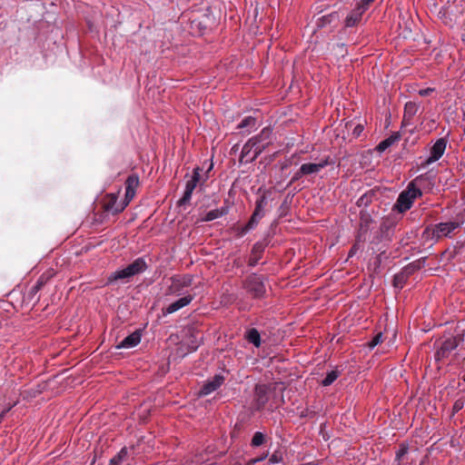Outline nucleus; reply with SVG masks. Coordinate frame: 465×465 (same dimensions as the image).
I'll return each mask as SVG.
<instances>
[{
	"label": "nucleus",
	"instance_id": "f257e3e1",
	"mask_svg": "<svg viewBox=\"0 0 465 465\" xmlns=\"http://www.w3.org/2000/svg\"><path fill=\"white\" fill-rule=\"evenodd\" d=\"M421 195L422 192L416 186L415 181L411 182L407 188L399 194L393 210L398 211L400 213H405L411 208L414 201Z\"/></svg>",
	"mask_w": 465,
	"mask_h": 465
},
{
	"label": "nucleus",
	"instance_id": "f03ea898",
	"mask_svg": "<svg viewBox=\"0 0 465 465\" xmlns=\"http://www.w3.org/2000/svg\"><path fill=\"white\" fill-rule=\"evenodd\" d=\"M461 223L456 221H449L435 224L432 229H427L424 233L432 240L438 241L443 237H451L453 232L460 227Z\"/></svg>",
	"mask_w": 465,
	"mask_h": 465
},
{
	"label": "nucleus",
	"instance_id": "7ed1b4c3",
	"mask_svg": "<svg viewBox=\"0 0 465 465\" xmlns=\"http://www.w3.org/2000/svg\"><path fill=\"white\" fill-rule=\"evenodd\" d=\"M267 205V197L263 193L255 202L254 211L249 220V222L239 230L238 234L242 236L246 234L250 230L253 229L259 223V221L264 216V207Z\"/></svg>",
	"mask_w": 465,
	"mask_h": 465
},
{
	"label": "nucleus",
	"instance_id": "20e7f679",
	"mask_svg": "<svg viewBox=\"0 0 465 465\" xmlns=\"http://www.w3.org/2000/svg\"><path fill=\"white\" fill-rule=\"evenodd\" d=\"M147 265L143 259L138 258L124 269L113 272L108 277V282H112L117 280L128 279L135 274L145 271Z\"/></svg>",
	"mask_w": 465,
	"mask_h": 465
},
{
	"label": "nucleus",
	"instance_id": "39448f33",
	"mask_svg": "<svg viewBox=\"0 0 465 465\" xmlns=\"http://www.w3.org/2000/svg\"><path fill=\"white\" fill-rule=\"evenodd\" d=\"M272 131L269 127L263 128L261 133L252 138L251 142L254 145V153L247 159L248 162H253L256 158L272 143Z\"/></svg>",
	"mask_w": 465,
	"mask_h": 465
},
{
	"label": "nucleus",
	"instance_id": "423d86ee",
	"mask_svg": "<svg viewBox=\"0 0 465 465\" xmlns=\"http://www.w3.org/2000/svg\"><path fill=\"white\" fill-rule=\"evenodd\" d=\"M243 288L254 299H261L265 294L264 278L262 275L252 273L243 282Z\"/></svg>",
	"mask_w": 465,
	"mask_h": 465
},
{
	"label": "nucleus",
	"instance_id": "0eeeda50",
	"mask_svg": "<svg viewBox=\"0 0 465 465\" xmlns=\"http://www.w3.org/2000/svg\"><path fill=\"white\" fill-rule=\"evenodd\" d=\"M139 186V176L137 174H131L125 181V195L121 205L115 210V212H123L131 201L134 199L136 189Z\"/></svg>",
	"mask_w": 465,
	"mask_h": 465
},
{
	"label": "nucleus",
	"instance_id": "6e6552de",
	"mask_svg": "<svg viewBox=\"0 0 465 465\" xmlns=\"http://www.w3.org/2000/svg\"><path fill=\"white\" fill-rule=\"evenodd\" d=\"M193 275H174L171 278V285L168 288L169 294H180L185 287H189L193 283Z\"/></svg>",
	"mask_w": 465,
	"mask_h": 465
},
{
	"label": "nucleus",
	"instance_id": "1a4fd4ad",
	"mask_svg": "<svg viewBox=\"0 0 465 465\" xmlns=\"http://www.w3.org/2000/svg\"><path fill=\"white\" fill-rule=\"evenodd\" d=\"M269 401V387L266 384H256L253 395V407L256 411L262 410Z\"/></svg>",
	"mask_w": 465,
	"mask_h": 465
},
{
	"label": "nucleus",
	"instance_id": "9d476101",
	"mask_svg": "<svg viewBox=\"0 0 465 465\" xmlns=\"http://www.w3.org/2000/svg\"><path fill=\"white\" fill-rule=\"evenodd\" d=\"M458 347V341L455 337L446 339L435 353L436 360L447 358L450 353Z\"/></svg>",
	"mask_w": 465,
	"mask_h": 465
},
{
	"label": "nucleus",
	"instance_id": "9b49d317",
	"mask_svg": "<svg viewBox=\"0 0 465 465\" xmlns=\"http://www.w3.org/2000/svg\"><path fill=\"white\" fill-rule=\"evenodd\" d=\"M447 146V141L444 138L438 139L435 143L431 146L430 151V156L426 163L430 164L438 161L444 153Z\"/></svg>",
	"mask_w": 465,
	"mask_h": 465
},
{
	"label": "nucleus",
	"instance_id": "f8f14e48",
	"mask_svg": "<svg viewBox=\"0 0 465 465\" xmlns=\"http://www.w3.org/2000/svg\"><path fill=\"white\" fill-rule=\"evenodd\" d=\"M224 382V377L221 374H216L214 377L207 381L200 390V395L206 396L222 386Z\"/></svg>",
	"mask_w": 465,
	"mask_h": 465
},
{
	"label": "nucleus",
	"instance_id": "ddd939ff",
	"mask_svg": "<svg viewBox=\"0 0 465 465\" xmlns=\"http://www.w3.org/2000/svg\"><path fill=\"white\" fill-rule=\"evenodd\" d=\"M329 164L328 158L320 161L317 163H308L301 165V172L304 175H310L313 173H318L322 169Z\"/></svg>",
	"mask_w": 465,
	"mask_h": 465
},
{
	"label": "nucleus",
	"instance_id": "4468645a",
	"mask_svg": "<svg viewBox=\"0 0 465 465\" xmlns=\"http://www.w3.org/2000/svg\"><path fill=\"white\" fill-rule=\"evenodd\" d=\"M121 205L117 204V195L114 193L106 194L104 202L103 208L105 212H111L113 214L120 213L121 212H115V210Z\"/></svg>",
	"mask_w": 465,
	"mask_h": 465
},
{
	"label": "nucleus",
	"instance_id": "2eb2a0df",
	"mask_svg": "<svg viewBox=\"0 0 465 465\" xmlns=\"http://www.w3.org/2000/svg\"><path fill=\"white\" fill-rule=\"evenodd\" d=\"M395 221L390 218H386L382 221L381 229L385 228V232L382 235L380 234V242L382 239L385 242H391L394 233Z\"/></svg>",
	"mask_w": 465,
	"mask_h": 465
},
{
	"label": "nucleus",
	"instance_id": "dca6fc26",
	"mask_svg": "<svg viewBox=\"0 0 465 465\" xmlns=\"http://www.w3.org/2000/svg\"><path fill=\"white\" fill-rule=\"evenodd\" d=\"M193 299V295H186L183 298H180L179 300L172 302L165 310L164 313H173L184 306L188 305Z\"/></svg>",
	"mask_w": 465,
	"mask_h": 465
},
{
	"label": "nucleus",
	"instance_id": "f3484780",
	"mask_svg": "<svg viewBox=\"0 0 465 465\" xmlns=\"http://www.w3.org/2000/svg\"><path fill=\"white\" fill-rule=\"evenodd\" d=\"M141 341V335L138 331H134L125 337L118 345L116 349H129L136 346Z\"/></svg>",
	"mask_w": 465,
	"mask_h": 465
},
{
	"label": "nucleus",
	"instance_id": "a211bd4d",
	"mask_svg": "<svg viewBox=\"0 0 465 465\" xmlns=\"http://www.w3.org/2000/svg\"><path fill=\"white\" fill-rule=\"evenodd\" d=\"M198 183V182L193 180L192 178L186 182L183 195L178 202L179 205H184L190 202L193 192Z\"/></svg>",
	"mask_w": 465,
	"mask_h": 465
},
{
	"label": "nucleus",
	"instance_id": "6ab92c4d",
	"mask_svg": "<svg viewBox=\"0 0 465 465\" xmlns=\"http://www.w3.org/2000/svg\"><path fill=\"white\" fill-rule=\"evenodd\" d=\"M263 251L264 245L262 242H256L252 247V254L248 261V265L254 267L260 261Z\"/></svg>",
	"mask_w": 465,
	"mask_h": 465
},
{
	"label": "nucleus",
	"instance_id": "aec40b11",
	"mask_svg": "<svg viewBox=\"0 0 465 465\" xmlns=\"http://www.w3.org/2000/svg\"><path fill=\"white\" fill-rule=\"evenodd\" d=\"M364 12L363 10H361V7H356L355 9H353L345 19V26L352 27L356 25L361 19V15Z\"/></svg>",
	"mask_w": 465,
	"mask_h": 465
},
{
	"label": "nucleus",
	"instance_id": "412c9836",
	"mask_svg": "<svg viewBox=\"0 0 465 465\" xmlns=\"http://www.w3.org/2000/svg\"><path fill=\"white\" fill-rule=\"evenodd\" d=\"M385 335L384 339H388V342L385 344L386 349L385 351H389L391 348L394 347L395 341H396V330L392 329L390 331L386 330L385 333H382L380 331L379 337H380V345L384 342L383 336Z\"/></svg>",
	"mask_w": 465,
	"mask_h": 465
},
{
	"label": "nucleus",
	"instance_id": "4be33fe9",
	"mask_svg": "<svg viewBox=\"0 0 465 465\" xmlns=\"http://www.w3.org/2000/svg\"><path fill=\"white\" fill-rule=\"evenodd\" d=\"M229 212L228 206H223L219 209H214L212 211H209L203 218H202L203 222H211L213 221L219 217H222L223 215H226Z\"/></svg>",
	"mask_w": 465,
	"mask_h": 465
},
{
	"label": "nucleus",
	"instance_id": "5701e85b",
	"mask_svg": "<svg viewBox=\"0 0 465 465\" xmlns=\"http://www.w3.org/2000/svg\"><path fill=\"white\" fill-rule=\"evenodd\" d=\"M401 140V134L398 132L393 133L388 138L380 143V153L384 152Z\"/></svg>",
	"mask_w": 465,
	"mask_h": 465
},
{
	"label": "nucleus",
	"instance_id": "b1692460",
	"mask_svg": "<svg viewBox=\"0 0 465 465\" xmlns=\"http://www.w3.org/2000/svg\"><path fill=\"white\" fill-rule=\"evenodd\" d=\"M254 153V145L253 143L251 142L249 139L246 143L242 146L241 155H240V162L241 163H249L247 161L248 158H250L252 153Z\"/></svg>",
	"mask_w": 465,
	"mask_h": 465
},
{
	"label": "nucleus",
	"instance_id": "393cba45",
	"mask_svg": "<svg viewBox=\"0 0 465 465\" xmlns=\"http://www.w3.org/2000/svg\"><path fill=\"white\" fill-rule=\"evenodd\" d=\"M245 339L256 348L261 346V335L255 328H252L246 331Z\"/></svg>",
	"mask_w": 465,
	"mask_h": 465
},
{
	"label": "nucleus",
	"instance_id": "a878e982",
	"mask_svg": "<svg viewBox=\"0 0 465 465\" xmlns=\"http://www.w3.org/2000/svg\"><path fill=\"white\" fill-rule=\"evenodd\" d=\"M128 456V450L126 447L121 449V450L110 460L108 465H120Z\"/></svg>",
	"mask_w": 465,
	"mask_h": 465
},
{
	"label": "nucleus",
	"instance_id": "bb28decb",
	"mask_svg": "<svg viewBox=\"0 0 465 465\" xmlns=\"http://www.w3.org/2000/svg\"><path fill=\"white\" fill-rule=\"evenodd\" d=\"M340 376L338 370H332L327 372L325 378L322 381L321 384L324 387L330 386Z\"/></svg>",
	"mask_w": 465,
	"mask_h": 465
},
{
	"label": "nucleus",
	"instance_id": "cd10ccee",
	"mask_svg": "<svg viewBox=\"0 0 465 465\" xmlns=\"http://www.w3.org/2000/svg\"><path fill=\"white\" fill-rule=\"evenodd\" d=\"M419 109V105L414 102H408L405 104L404 106V116L405 117H412L416 114L417 111Z\"/></svg>",
	"mask_w": 465,
	"mask_h": 465
},
{
	"label": "nucleus",
	"instance_id": "c85d7f7f",
	"mask_svg": "<svg viewBox=\"0 0 465 465\" xmlns=\"http://www.w3.org/2000/svg\"><path fill=\"white\" fill-rule=\"evenodd\" d=\"M265 440L266 436L262 432L256 431L252 436L251 445L252 447H259L265 442Z\"/></svg>",
	"mask_w": 465,
	"mask_h": 465
},
{
	"label": "nucleus",
	"instance_id": "c756f323",
	"mask_svg": "<svg viewBox=\"0 0 465 465\" xmlns=\"http://www.w3.org/2000/svg\"><path fill=\"white\" fill-rule=\"evenodd\" d=\"M256 124V119L252 116H247L244 119L242 120V122L238 124V129H244V128H252Z\"/></svg>",
	"mask_w": 465,
	"mask_h": 465
},
{
	"label": "nucleus",
	"instance_id": "7c9ffc66",
	"mask_svg": "<svg viewBox=\"0 0 465 465\" xmlns=\"http://www.w3.org/2000/svg\"><path fill=\"white\" fill-rule=\"evenodd\" d=\"M283 461V452L281 450H276L269 458L270 464L281 463Z\"/></svg>",
	"mask_w": 465,
	"mask_h": 465
},
{
	"label": "nucleus",
	"instance_id": "2f4dec72",
	"mask_svg": "<svg viewBox=\"0 0 465 465\" xmlns=\"http://www.w3.org/2000/svg\"><path fill=\"white\" fill-rule=\"evenodd\" d=\"M49 279H50L49 275L42 274L39 277V279L37 280L36 283L35 284V289L36 290H41L44 287V285L46 284V282H48Z\"/></svg>",
	"mask_w": 465,
	"mask_h": 465
},
{
	"label": "nucleus",
	"instance_id": "473e14b6",
	"mask_svg": "<svg viewBox=\"0 0 465 465\" xmlns=\"http://www.w3.org/2000/svg\"><path fill=\"white\" fill-rule=\"evenodd\" d=\"M338 16L335 13H332L327 16H322L321 18V25L322 26H323L326 23H331L333 19H336Z\"/></svg>",
	"mask_w": 465,
	"mask_h": 465
},
{
	"label": "nucleus",
	"instance_id": "72a5a7b5",
	"mask_svg": "<svg viewBox=\"0 0 465 465\" xmlns=\"http://www.w3.org/2000/svg\"><path fill=\"white\" fill-rule=\"evenodd\" d=\"M203 172V169L200 168V167H196L193 169V175H192V179L196 181V182H200L201 181V173Z\"/></svg>",
	"mask_w": 465,
	"mask_h": 465
},
{
	"label": "nucleus",
	"instance_id": "f704fd0d",
	"mask_svg": "<svg viewBox=\"0 0 465 465\" xmlns=\"http://www.w3.org/2000/svg\"><path fill=\"white\" fill-rule=\"evenodd\" d=\"M371 202L370 200V196L368 194H364L362 195L359 200H358V205L359 206H361V205H368V203Z\"/></svg>",
	"mask_w": 465,
	"mask_h": 465
},
{
	"label": "nucleus",
	"instance_id": "c9c22d12",
	"mask_svg": "<svg viewBox=\"0 0 465 465\" xmlns=\"http://www.w3.org/2000/svg\"><path fill=\"white\" fill-rule=\"evenodd\" d=\"M302 176H304V174L301 172V168L293 174V176L292 177L291 181H290V183L289 184H292L294 183L295 182H297L298 180H300Z\"/></svg>",
	"mask_w": 465,
	"mask_h": 465
},
{
	"label": "nucleus",
	"instance_id": "e433bc0d",
	"mask_svg": "<svg viewBox=\"0 0 465 465\" xmlns=\"http://www.w3.org/2000/svg\"><path fill=\"white\" fill-rule=\"evenodd\" d=\"M434 91H435V89H434V88L428 87V88H425V89H420V90H419L418 94H419L420 96H428V95H430V94H432Z\"/></svg>",
	"mask_w": 465,
	"mask_h": 465
},
{
	"label": "nucleus",
	"instance_id": "4c0bfd02",
	"mask_svg": "<svg viewBox=\"0 0 465 465\" xmlns=\"http://www.w3.org/2000/svg\"><path fill=\"white\" fill-rule=\"evenodd\" d=\"M374 0H361V4L358 7H361V10L365 12V10L368 8L369 5L372 3Z\"/></svg>",
	"mask_w": 465,
	"mask_h": 465
},
{
	"label": "nucleus",
	"instance_id": "58836bf2",
	"mask_svg": "<svg viewBox=\"0 0 465 465\" xmlns=\"http://www.w3.org/2000/svg\"><path fill=\"white\" fill-rule=\"evenodd\" d=\"M463 408V401H456L453 404V411H460L461 409Z\"/></svg>",
	"mask_w": 465,
	"mask_h": 465
},
{
	"label": "nucleus",
	"instance_id": "ea45409f",
	"mask_svg": "<svg viewBox=\"0 0 465 465\" xmlns=\"http://www.w3.org/2000/svg\"><path fill=\"white\" fill-rule=\"evenodd\" d=\"M376 345H378V333H377V334H375V335L372 337L371 341L369 342V347H370L371 349L374 348Z\"/></svg>",
	"mask_w": 465,
	"mask_h": 465
},
{
	"label": "nucleus",
	"instance_id": "a19ab883",
	"mask_svg": "<svg viewBox=\"0 0 465 465\" xmlns=\"http://www.w3.org/2000/svg\"><path fill=\"white\" fill-rule=\"evenodd\" d=\"M362 130H363L362 125L358 124L357 126H355V128L353 130V134L355 136H359L361 134V133L362 132Z\"/></svg>",
	"mask_w": 465,
	"mask_h": 465
},
{
	"label": "nucleus",
	"instance_id": "79ce46f5",
	"mask_svg": "<svg viewBox=\"0 0 465 465\" xmlns=\"http://www.w3.org/2000/svg\"><path fill=\"white\" fill-rule=\"evenodd\" d=\"M40 290L35 289V285H34L29 292V295L33 298Z\"/></svg>",
	"mask_w": 465,
	"mask_h": 465
},
{
	"label": "nucleus",
	"instance_id": "37998d69",
	"mask_svg": "<svg viewBox=\"0 0 465 465\" xmlns=\"http://www.w3.org/2000/svg\"><path fill=\"white\" fill-rule=\"evenodd\" d=\"M267 456H268V453H265V454H263V455H262L260 457H257V458H255L256 461L257 462L262 461L263 460H265L267 458Z\"/></svg>",
	"mask_w": 465,
	"mask_h": 465
},
{
	"label": "nucleus",
	"instance_id": "c03bdc74",
	"mask_svg": "<svg viewBox=\"0 0 465 465\" xmlns=\"http://www.w3.org/2000/svg\"><path fill=\"white\" fill-rule=\"evenodd\" d=\"M256 463H257V461H256V459L254 458V459L250 460L247 462V465H254V464H256Z\"/></svg>",
	"mask_w": 465,
	"mask_h": 465
},
{
	"label": "nucleus",
	"instance_id": "a18cd8bd",
	"mask_svg": "<svg viewBox=\"0 0 465 465\" xmlns=\"http://www.w3.org/2000/svg\"><path fill=\"white\" fill-rule=\"evenodd\" d=\"M5 411H2V412L0 413V423L2 422V420H3L4 417H5Z\"/></svg>",
	"mask_w": 465,
	"mask_h": 465
},
{
	"label": "nucleus",
	"instance_id": "49530a36",
	"mask_svg": "<svg viewBox=\"0 0 465 465\" xmlns=\"http://www.w3.org/2000/svg\"><path fill=\"white\" fill-rule=\"evenodd\" d=\"M404 452H405V450H401V452L397 453V456L400 457L401 455L404 454Z\"/></svg>",
	"mask_w": 465,
	"mask_h": 465
},
{
	"label": "nucleus",
	"instance_id": "de8ad7c7",
	"mask_svg": "<svg viewBox=\"0 0 465 465\" xmlns=\"http://www.w3.org/2000/svg\"><path fill=\"white\" fill-rule=\"evenodd\" d=\"M404 452H405V450H401V452L397 453V456L400 457L401 455L404 454Z\"/></svg>",
	"mask_w": 465,
	"mask_h": 465
},
{
	"label": "nucleus",
	"instance_id": "09e8293b",
	"mask_svg": "<svg viewBox=\"0 0 465 465\" xmlns=\"http://www.w3.org/2000/svg\"><path fill=\"white\" fill-rule=\"evenodd\" d=\"M12 406L8 407L7 409H5L3 411H5V414L11 410Z\"/></svg>",
	"mask_w": 465,
	"mask_h": 465
},
{
	"label": "nucleus",
	"instance_id": "8fccbe9b",
	"mask_svg": "<svg viewBox=\"0 0 465 465\" xmlns=\"http://www.w3.org/2000/svg\"><path fill=\"white\" fill-rule=\"evenodd\" d=\"M381 247H380V255L385 253V251H381Z\"/></svg>",
	"mask_w": 465,
	"mask_h": 465
},
{
	"label": "nucleus",
	"instance_id": "3c124183",
	"mask_svg": "<svg viewBox=\"0 0 465 465\" xmlns=\"http://www.w3.org/2000/svg\"><path fill=\"white\" fill-rule=\"evenodd\" d=\"M352 253H354L353 248L350 251L349 255L351 256Z\"/></svg>",
	"mask_w": 465,
	"mask_h": 465
},
{
	"label": "nucleus",
	"instance_id": "603ef678",
	"mask_svg": "<svg viewBox=\"0 0 465 465\" xmlns=\"http://www.w3.org/2000/svg\"><path fill=\"white\" fill-rule=\"evenodd\" d=\"M463 381H465V374H464V377H463Z\"/></svg>",
	"mask_w": 465,
	"mask_h": 465
}]
</instances>
